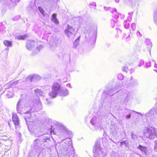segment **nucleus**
I'll use <instances>...</instances> for the list:
<instances>
[{"label": "nucleus", "instance_id": "obj_9", "mask_svg": "<svg viewBox=\"0 0 157 157\" xmlns=\"http://www.w3.org/2000/svg\"><path fill=\"white\" fill-rule=\"evenodd\" d=\"M153 133H152L150 132L149 135V138L150 139H153L155 138V137L156 136V134L155 132L156 129L155 128H153Z\"/></svg>", "mask_w": 157, "mask_h": 157}, {"label": "nucleus", "instance_id": "obj_12", "mask_svg": "<svg viewBox=\"0 0 157 157\" xmlns=\"http://www.w3.org/2000/svg\"><path fill=\"white\" fill-rule=\"evenodd\" d=\"M154 150L157 152V140L155 142V144L154 146Z\"/></svg>", "mask_w": 157, "mask_h": 157}, {"label": "nucleus", "instance_id": "obj_19", "mask_svg": "<svg viewBox=\"0 0 157 157\" xmlns=\"http://www.w3.org/2000/svg\"><path fill=\"white\" fill-rule=\"evenodd\" d=\"M155 71L156 72H157V70H155Z\"/></svg>", "mask_w": 157, "mask_h": 157}, {"label": "nucleus", "instance_id": "obj_15", "mask_svg": "<svg viewBox=\"0 0 157 157\" xmlns=\"http://www.w3.org/2000/svg\"><path fill=\"white\" fill-rule=\"evenodd\" d=\"M14 84V82H10L8 84V85L9 87H11Z\"/></svg>", "mask_w": 157, "mask_h": 157}, {"label": "nucleus", "instance_id": "obj_6", "mask_svg": "<svg viewBox=\"0 0 157 157\" xmlns=\"http://www.w3.org/2000/svg\"><path fill=\"white\" fill-rule=\"evenodd\" d=\"M51 20L52 21L56 24H59V22L56 18V14L54 13L52 14Z\"/></svg>", "mask_w": 157, "mask_h": 157}, {"label": "nucleus", "instance_id": "obj_13", "mask_svg": "<svg viewBox=\"0 0 157 157\" xmlns=\"http://www.w3.org/2000/svg\"><path fill=\"white\" fill-rule=\"evenodd\" d=\"M128 70V68L127 67H123V70L124 71H125L126 72H127Z\"/></svg>", "mask_w": 157, "mask_h": 157}, {"label": "nucleus", "instance_id": "obj_7", "mask_svg": "<svg viewBox=\"0 0 157 157\" xmlns=\"http://www.w3.org/2000/svg\"><path fill=\"white\" fill-rule=\"evenodd\" d=\"M38 76L35 75H31L28 76V79L31 82L36 81L38 79Z\"/></svg>", "mask_w": 157, "mask_h": 157}, {"label": "nucleus", "instance_id": "obj_11", "mask_svg": "<svg viewBox=\"0 0 157 157\" xmlns=\"http://www.w3.org/2000/svg\"><path fill=\"white\" fill-rule=\"evenodd\" d=\"M28 37V36L26 34L23 35H19L17 36V38L19 40H23Z\"/></svg>", "mask_w": 157, "mask_h": 157}, {"label": "nucleus", "instance_id": "obj_18", "mask_svg": "<svg viewBox=\"0 0 157 157\" xmlns=\"http://www.w3.org/2000/svg\"><path fill=\"white\" fill-rule=\"evenodd\" d=\"M156 65H156V64H155V67H156Z\"/></svg>", "mask_w": 157, "mask_h": 157}, {"label": "nucleus", "instance_id": "obj_1", "mask_svg": "<svg viewBox=\"0 0 157 157\" xmlns=\"http://www.w3.org/2000/svg\"><path fill=\"white\" fill-rule=\"evenodd\" d=\"M61 88L60 84L58 82H55L52 86V90L49 93V95L52 98L56 97Z\"/></svg>", "mask_w": 157, "mask_h": 157}, {"label": "nucleus", "instance_id": "obj_17", "mask_svg": "<svg viewBox=\"0 0 157 157\" xmlns=\"http://www.w3.org/2000/svg\"><path fill=\"white\" fill-rule=\"evenodd\" d=\"M93 6H94V7H93V8H94L95 7V5H93Z\"/></svg>", "mask_w": 157, "mask_h": 157}, {"label": "nucleus", "instance_id": "obj_4", "mask_svg": "<svg viewBox=\"0 0 157 157\" xmlns=\"http://www.w3.org/2000/svg\"><path fill=\"white\" fill-rule=\"evenodd\" d=\"M35 41L33 40H28L26 43V47L29 50H32L35 45Z\"/></svg>", "mask_w": 157, "mask_h": 157}, {"label": "nucleus", "instance_id": "obj_2", "mask_svg": "<svg viewBox=\"0 0 157 157\" xmlns=\"http://www.w3.org/2000/svg\"><path fill=\"white\" fill-rule=\"evenodd\" d=\"M12 121L14 125L16 132H18L21 128L20 121L18 117L16 114H14L12 115Z\"/></svg>", "mask_w": 157, "mask_h": 157}, {"label": "nucleus", "instance_id": "obj_14", "mask_svg": "<svg viewBox=\"0 0 157 157\" xmlns=\"http://www.w3.org/2000/svg\"><path fill=\"white\" fill-rule=\"evenodd\" d=\"M39 10L41 13L43 14L44 13V11L43 9L40 8H39Z\"/></svg>", "mask_w": 157, "mask_h": 157}, {"label": "nucleus", "instance_id": "obj_5", "mask_svg": "<svg viewBox=\"0 0 157 157\" xmlns=\"http://www.w3.org/2000/svg\"><path fill=\"white\" fill-rule=\"evenodd\" d=\"M137 149H139L143 153H144L146 154L147 152L148 151L147 148V147L145 146H143L141 145H139L137 147Z\"/></svg>", "mask_w": 157, "mask_h": 157}, {"label": "nucleus", "instance_id": "obj_8", "mask_svg": "<svg viewBox=\"0 0 157 157\" xmlns=\"http://www.w3.org/2000/svg\"><path fill=\"white\" fill-rule=\"evenodd\" d=\"M42 48V46L40 45L36 47L35 49V50L33 51L32 52V54L33 55H34L36 54H37L41 50Z\"/></svg>", "mask_w": 157, "mask_h": 157}, {"label": "nucleus", "instance_id": "obj_16", "mask_svg": "<svg viewBox=\"0 0 157 157\" xmlns=\"http://www.w3.org/2000/svg\"><path fill=\"white\" fill-rule=\"evenodd\" d=\"M126 117L127 118H129L130 117V114H128L126 115Z\"/></svg>", "mask_w": 157, "mask_h": 157}, {"label": "nucleus", "instance_id": "obj_3", "mask_svg": "<svg viewBox=\"0 0 157 157\" xmlns=\"http://www.w3.org/2000/svg\"><path fill=\"white\" fill-rule=\"evenodd\" d=\"M76 33L75 29L72 27L67 25V27L64 30V33L66 36L69 38L72 36Z\"/></svg>", "mask_w": 157, "mask_h": 157}, {"label": "nucleus", "instance_id": "obj_10", "mask_svg": "<svg viewBox=\"0 0 157 157\" xmlns=\"http://www.w3.org/2000/svg\"><path fill=\"white\" fill-rule=\"evenodd\" d=\"M3 44L5 46L9 47L12 45V42L8 40H5L3 41Z\"/></svg>", "mask_w": 157, "mask_h": 157}]
</instances>
